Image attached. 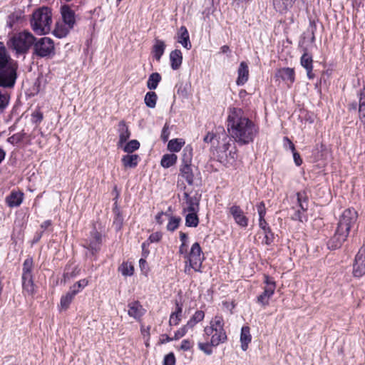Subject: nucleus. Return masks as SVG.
<instances>
[{"instance_id":"1","label":"nucleus","mask_w":365,"mask_h":365,"mask_svg":"<svg viewBox=\"0 0 365 365\" xmlns=\"http://www.w3.org/2000/svg\"><path fill=\"white\" fill-rule=\"evenodd\" d=\"M230 138L240 145L252 143L258 133V127L245 115L240 108H230L227 118Z\"/></svg>"},{"instance_id":"2","label":"nucleus","mask_w":365,"mask_h":365,"mask_svg":"<svg viewBox=\"0 0 365 365\" xmlns=\"http://www.w3.org/2000/svg\"><path fill=\"white\" fill-rule=\"evenodd\" d=\"M209 140L210 157L225 166H233L237 159V150L232 140L222 128L215 134L207 135Z\"/></svg>"},{"instance_id":"3","label":"nucleus","mask_w":365,"mask_h":365,"mask_svg":"<svg viewBox=\"0 0 365 365\" xmlns=\"http://www.w3.org/2000/svg\"><path fill=\"white\" fill-rule=\"evenodd\" d=\"M357 217L356 211L352 208L346 209L341 213L334 236L329 244V247L336 249L341 245L349 236L351 228L355 226Z\"/></svg>"},{"instance_id":"4","label":"nucleus","mask_w":365,"mask_h":365,"mask_svg":"<svg viewBox=\"0 0 365 365\" xmlns=\"http://www.w3.org/2000/svg\"><path fill=\"white\" fill-rule=\"evenodd\" d=\"M17 64L8 53L3 42L0 41V86L11 88L17 78Z\"/></svg>"},{"instance_id":"5","label":"nucleus","mask_w":365,"mask_h":365,"mask_svg":"<svg viewBox=\"0 0 365 365\" xmlns=\"http://www.w3.org/2000/svg\"><path fill=\"white\" fill-rule=\"evenodd\" d=\"M51 10L43 6L36 10L32 15L31 26L33 31L38 35L49 33L52 23Z\"/></svg>"},{"instance_id":"6","label":"nucleus","mask_w":365,"mask_h":365,"mask_svg":"<svg viewBox=\"0 0 365 365\" xmlns=\"http://www.w3.org/2000/svg\"><path fill=\"white\" fill-rule=\"evenodd\" d=\"M35 40L36 38L31 33L23 31L13 35L7 41L6 46L16 56H19L26 53Z\"/></svg>"},{"instance_id":"7","label":"nucleus","mask_w":365,"mask_h":365,"mask_svg":"<svg viewBox=\"0 0 365 365\" xmlns=\"http://www.w3.org/2000/svg\"><path fill=\"white\" fill-rule=\"evenodd\" d=\"M183 200L187 204V207H184L183 210L189 212L185 215V225L189 227H196L199 223L197 215L195 212V207L197 206V200L192 197L187 191L183 192Z\"/></svg>"},{"instance_id":"8","label":"nucleus","mask_w":365,"mask_h":365,"mask_svg":"<svg viewBox=\"0 0 365 365\" xmlns=\"http://www.w3.org/2000/svg\"><path fill=\"white\" fill-rule=\"evenodd\" d=\"M210 344L212 346H217L225 341L227 336L222 328V319L217 317L210 322Z\"/></svg>"},{"instance_id":"9","label":"nucleus","mask_w":365,"mask_h":365,"mask_svg":"<svg viewBox=\"0 0 365 365\" xmlns=\"http://www.w3.org/2000/svg\"><path fill=\"white\" fill-rule=\"evenodd\" d=\"M54 43L48 37H42L34 42V53L43 58L54 53Z\"/></svg>"},{"instance_id":"10","label":"nucleus","mask_w":365,"mask_h":365,"mask_svg":"<svg viewBox=\"0 0 365 365\" xmlns=\"http://www.w3.org/2000/svg\"><path fill=\"white\" fill-rule=\"evenodd\" d=\"M102 242V235L96 230H93L89 237L84 240L83 247L94 256L101 250Z\"/></svg>"},{"instance_id":"11","label":"nucleus","mask_w":365,"mask_h":365,"mask_svg":"<svg viewBox=\"0 0 365 365\" xmlns=\"http://www.w3.org/2000/svg\"><path fill=\"white\" fill-rule=\"evenodd\" d=\"M294 198L297 203V210H296L292 218L300 222H303L305 220V212L308 209V197L307 193L303 192H297Z\"/></svg>"},{"instance_id":"12","label":"nucleus","mask_w":365,"mask_h":365,"mask_svg":"<svg viewBox=\"0 0 365 365\" xmlns=\"http://www.w3.org/2000/svg\"><path fill=\"white\" fill-rule=\"evenodd\" d=\"M202 250L198 242H195L190 249V252H187V257H185L190 263V266L195 271H200L202 258L201 257Z\"/></svg>"},{"instance_id":"13","label":"nucleus","mask_w":365,"mask_h":365,"mask_svg":"<svg viewBox=\"0 0 365 365\" xmlns=\"http://www.w3.org/2000/svg\"><path fill=\"white\" fill-rule=\"evenodd\" d=\"M61 14L64 26L68 29H73L76 23V15L75 11L68 4L61 6Z\"/></svg>"},{"instance_id":"14","label":"nucleus","mask_w":365,"mask_h":365,"mask_svg":"<svg viewBox=\"0 0 365 365\" xmlns=\"http://www.w3.org/2000/svg\"><path fill=\"white\" fill-rule=\"evenodd\" d=\"M353 273L356 277L365 274V247H361L356 256Z\"/></svg>"},{"instance_id":"15","label":"nucleus","mask_w":365,"mask_h":365,"mask_svg":"<svg viewBox=\"0 0 365 365\" xmlns=\"http://www.w3.org/2000/svg\"><path fill=\"white\" fill-rule=\"evenodd\" d=\"M275 78L282 80L288 86H290L295 81L294 70L292 68H279L275 73Z\"/></svg>"},{"instance_id":"16","label":"nucleus","mask_w":365,"mask_h":365,"mask_svg":"<svg viewBox=\"0 0 365 365\" xmlns=\"http://www.w3.org/2000/svg\"><path fill=\"white\" fill-rule=\"evenodd\" d=\"M128 314L136 320H139L145 312V310L138 301L128 303Z\"/></svg>"},{"instance_id":"17","label":"nucleus","mask_w":365,"mask_h":365,"mask_svg":"<svg viewBox=\"0 0 365 365\" xmlns=\"http://www.w3.org/2000/svg\"><path fill=\"white\" fill-rule=\"evenodd\" d=\"M230 213L233 217L235 222L241 227H247L248 225V219L245 215L243 211L240 207L233 205L230 208Z\"/></svg>"},{"instance_id":"18","label":"nucleus","mask_w":365,"mask_h":365,"mask_svg":"<svg viewBox=\"0 0 365 365\" xmlns=\"http://www.w3.org/2000/svg\"><path fill=\"white\" fill-rule=\"evenodd\" d=\"M177 41L180 43L185 48L190 49L192 47L190 41V36L187 28L182 26L178 31L176 36Z\"/></svg>"},{"instance_id":"19","label":"nucleus","mask_w":365,"mask_h":365,"mask_svg":"<svg viewBox=\"0 0 365 365\" xmlns=\"http://www.w3.org/2000/svg\"><path fill=\"white\" fill-rule=\"evenodd\" d=\"M249 76L248 64L245 61H242L237 69V78L236 80V83L238 86L245 85L248 81Z\"/></svg>"},{"instance_id":"20","label":"nucleus","mask_w":365,"mask_h":365,"mask_svg":"<svg viewBox=\"0 0 365 365\" xmlns=\"http://www.w3.org/2000/svg\"><path fill=\"white\" fill-rule=\"evenodd\" d=\"M274 290L275 283L268 284V286H265L264 292L257 297V302L262 306L268 305L269 299L274 294Z\"/></svg>"},{"instance_id":"21","label":"nucleus","mask_w":365,"mask_h":365,"mask_svg":"<svg viewBox=\"0 0 365 365\" xmlns=\"http://www.w3.org/2000/svg\"><path fill=\"white\" fill-rule=\"evenodd\" d=\"M295 0H272L275 10L279 13L288 11L293 6Z\"/></svg>"},{"instance_id":"22","label":"nucleus","mask_w":365,"mask_h":365,"mask_svg":"<svg viewBox=\"0 0 365 365\" xmlns=\"http://www.w3.org/2000/svg\"><path fill=\"white\" fill-rule=\"evenodd\" d=\"M22 201L23 193L21 192H11V194L6 198V202L10 207L19 206Z\"/></svg>"},{"instance_id":"23","label":"nucleus","mask_w":365,"mask_h":365,"mask_svg":"<svg viewBox=\"0 0 365 365\" xmlns=\"http://www.w3.org/2000/svg\"><path fill=\"white\" fill-rule=\"evenodd\" d=\"M165 43L163 40L156 38L155 40L153 46V56L157 60L160 61L163 55L164 54L165 49Z\"/></svg>"},{"instance_id":"24","label":"nucleus","mask_w":365,"mask_h":365,"mask_svg":"<svg viewBox=\"0 0 365 365\" xmlns=\"http://www.w3.org/2000/svg\"><path fill=\"white\" fill-rule=\"evenodd\" d=\"M170 66L173 70L178 69L182 62V54L180 50L175 49L170 53Z\"/></svg>"},{"instance_id":"25","label":"nucleus","mask_w":365,"mask_h":365,"mask_svg":"<svg viewBox=\"0 0 365 365\" xmlns=\"http://www.w3.org/2000/svg\"><path fill=\"white\" fill-rule=\"evenodd\" d=\"M182 312V304L179 302H175V311L172 312L169 319V324L170 326H177L181 321Z\"/></svg>"},{"instance_id":"26","label":"nucleus","mask_w":365,"mask_h":365,"mask_svg":"<svg viewBox=\"0 0 365 365\" xmlns=\"http://www.w3.org/2000/svg\"><path fill=\"white\" fill-rule=\"evenodd\" d=\"M119 142L118 145L121 146L125 143L130 136V133L124 121H120L118 124Z\"/></svg>"},{"instance_id":"27","label":"nucleus","mask_w":365,"mask_h":365,"mask_svg":"<svg viewBox=\"0 0 365 365\" xmlns=\"http://www.w3.org/2000/svg\"><path fill=\"white\" fill-rule=\"evenodd\" d=\"M252 336L250 334V330L248 327H242L241 329L240 334V342L241 348L243 351H246L248 349V345L251 342Z\"/></svg>"},{"instance_id":"28","label":"nucleus","mask_w":365,"mask_h":365,"mask_svg":"<svg viewBox=\"0 0 365 365\" xmlns=\"http://www.w3.org/2000/svg\"><path fill=\"white\" fill-rule=\"evenodd\" d=\"M140 160V157L137 154L125 155H123L121 161L125 168H135Z\"/></svg>"},{"instance_id":"29","label":"nucleus","mask_w":365,"mask_h":365,"mask_svg":"<svg viewBox=\"0 0 365 365\" xmlns=\"http://www.w3.org/2000/svg\"><path fill=\"white\" fill-rule=\"evenodd\" d=\"M21 281L24 292H26L29 295H32L34 293L33 276L21 277Z\"/></svg>"},{"instance_id":"30","label":"nucleus","mask_w":365,"mask_h":365,"mask_svg":"<svg viewBox=\"0 0 365 365\" xmlns=\"http://www.w3.org/2000/svg\"><path fill=\"white\" fill-rule=\"evenodd\" d=\"M180 175L182 178L185 179V180L189 185L192 184L193 175L189 163H184V165L182 166V168H180Z\"/></svg>"},{"instance_id":"31","label":"nucleus","mask_w":365,"mask_h":365,"mask_svg":"<svg viewBox=\"0 0 365 365\" xmlns=\"http://www.w3.org/2000/svg\"><path fill=\"white\" fill-rule=\"evenodd\" d=\"M168 222L166 226V229L169 232H174L176 230L180 222H181V217L179 216H174L172 215L168 214Z\"/></svg>"},{"instance_id":"32","label":"nucleus","mask_w":365,"mask_h":365,"mask_svg":"<svg viewBox=\"0 0 365 365\" xmlns=\"http://www.w3.org/2000/svg\"><path fill=\"white\" fill-rule=\"evenodd\" d=\"M180 240L181 245L179 247V253L184 257H187V247H188V236L186 233L180 232Z\"/></svg>"},{"instance_id":"33","label":"nucleus","mask_w":365,"mask_h":365,"mask_svg":"<svg viewBox=\"0 0 365 365\" xmlns=\"http://www.w3.org/2000/svg\"><path fill=\"white\" fill-rule=\"evenodd\" d=\"M161 81V76L160 73L155 72L151 73L147 81V87L150 90H155L157 88L158 83Z\"/></svg>"},{"instance_id":"34","label":"nucleus","mask_w":365,"mask_h":365,"mask_svg":"<svg viewBox=\"0 0 365 365\" xmlns=\"http://www.w3.org/2000/svg\"><path fill=\"white\" fill-rule=\"evenodd\" d=\"M75 296H76V294H73L70 290L66 294L63 295L61 297V301H60L61 309L66 310L68 308L71 303L72 302Z\"/></svg>"},{"instance_id":"35","label":"nucleus","mask_w":365,"mask_h":365,"mask_svg":"<svg viewBox=\"0 0 365 365\" xmlns=\"http://www.w3.org/2000/svg\"><path fill=\"white\" fill-rule=\"evenodd\" d=\"M177 161V156L175 154H165L161 159V166L168 168L173 165Z\"/></svg>"},{"instance_id":"36","label":"nucleus","mask_w":365,"mask_h":365,"mask_svg":"<svg viewBox=\"0 0 365 365\" xmlns=\"http://www.w3.org/2000/svg\"><path fill=\"white\" fill-rule=\"evenodd\" d=\"M33 268H34L33 259L31 257L26 258L23 263L22 277L33 276V274H32Z\"/></svg>"},{"instance_id":"37","label":"nucleus","mask_w":365,"mask_h":365,"mask_svg":"<svg viewBox=\"0 0 365 365\" xmlns=\"http://www.w3.org/2000/svg\"><path fill=\"white\" fill-rule=\"evenodd\" d=\"M184 144L185 141L182 139H172L168 142V149L171 152H178L181 150Z\"/></svg>"},{"instance_id":"38","label":"nucleus","mask_w":365,"mask_h":365,"mask_svg":"<svg viewBox=\"0 0 365 365\" xmlns=\"http://www.w3.org/2000/svg\"><path fill=\"white\" fill-rule=\"evenodd\" d=\"M118 271L124 277L132 276L134 272V267L131 263L124 262L119 267Z\"/></svg>"},{"instance_id":"39","label":"nucleus","mask_w":365,"mask_h":365,"mask_svg":"<svg viewBox=\"0 0 365 365\" xmlns=\"http://www.w3.org/2000/svg\"><path fill=\"white\" fill-rule=\"evenodd\" d=\"M158 100V96L156 93L153 91L148 92L144 98V101L145 105L150 108H153L156 106V102Z\"/></svg>"},{"instance_id":"40","label":"nucleus","mask_w":365,"mask_h":365,"mask_svg":"<svg viewBox=\"0 0 365 365\" xmlns=\"http://www.w3.org/2000/svg\"><path fill=\"white\" fill-rule=\"evenodd\" d=\"M88 284V280L86 279H82L72 285L69 290L76 295L78 293L81 292Z\"/></svg>"},{"instance_id":"41","label":"nucleus","mask_w":365,"mask_h":365,"mask_svg":"<svg viewBox=\"0 0 365 365\" xmlns=\"http://www.w3.org/2000/svg\"><path fill=\"white\" fill-rule=\"evenodd\" d=\"M300 63L302 67L305 69H313V60L312 57L307 53H304L300 60Z\"/></svg>"},{"instance_id":"42","label":"nucleus","mask_w":365,"mask_h":365,"mask_svg":"<svg viewBox=\"0 0 365 365\" xmlns=\"http://www.w3.org/2000/svg\"><path fill=\"white\" fill-rule=\"evenodd\" d=\"M205 317L203 311H197L191 319L187 322V326L192 328L197 323L202 321Z\"/></svg>"},{"instance_id":"43","label":"nucleus","mask_w":365,"mask_h":365,"mask_svg":"<svg viewBox=\"0 0 365 365\" xmlns=\"http://www.w3.org/2000/svg\"><path fill=\"white\" fill-rule=\"evenodd\" d=\"M140 148V143L137 140H131L123 147V150L128 153H132Z\"/></svg>"},{"instance_id":"44","label":"nucleus","mask_w":365,"mask_h":365,"mask_svg":"<svg viewBox=\"0 0 365 365\" xmlns=\"http://www.w3.org/2000/svg\"><path fill=\"white\" fill-rule=\"evenodd\" d=\"M10 101V96L6 92L0 91V112H3L9 106Z\"/></svg>"},{"instance_id":"45","label":"nucleus","mask_w":365,"mask_h":365,"mask_svg":"<svg viewBox=\"0 0 365 365\" xmlns=\"http://www.w3.org/2000/svg\"><path fill=\"white\" fill-rule=\"evenodd\" d=\"M26 133L24 131L17 133L8 138V143L15 145L21 143L25 138Z\"/></svg>"},{"instance_id":"46","label":"nucleus","mask_w":365,"mask_h":365,"mask_svg":"<svg viewBox=\"0 0 365 365\" xmlns=\"http://www.w3.org/2000/svg\"><path fill=\"white\" fill-rule=\"evenodd\" d=\"M71 29H68V27H66L65 26V27H57L53 33H54V35L58 37V38H63L65 36H67V34L69 33V31H71Z\"/></svg>"},{"instance_id":"47","label":"nucleus","mask_w":365,"mask_h":365,"mask_svg":"<svg viewBox=\"0 0 365 365\" xmlns=\"http://www.w3.org/2000/svg\"><path fill=\"white\" fill-rule=\"evenodd\" d=\"M190 328L191 327H190V326H187V324H186L185 326L182 327L178 330H177L174 334L175 340H178L180 338L183 337L187 334L188 329Z\"/></svg>"},{"instance_id":"48","label":"nucleus","mask_w":365,"mask_h":365,"mask_svg":"<svg viewBox=\"0 0 365 365\" xmlns=\"http://www.w3.org/2000/svg\"><path fill=\"white\" fill-rule=\"evenodd\" d=\"M192 158V148L186 146L183 150L182 160L184 163H190Z\"/></svg>"},{"instance_id":"49","label":"nucleus","mask_w":365,"mask_h":365,"mask_svg":"<svg viewBox=\"0 0 365 365\" xmlns=\"http://www.w3.org/2000/svg\"><path fill=\"white\" fill-rule=\"evenodd\" d=\"M175 361L174 354L170 352L165 356L163 365H175Z\"/></svg>"},{"instance_id":"50","label":"nucleus","mask_w":365,"mask_h":365,"mask_svg":"<svg viewBox=\"0 0 365 365\" xmlns=\"http://www.w3.org/2000/svg\"><path fill=\"white\" fill-rule=\"evenodd\" d=\"M21 19V16L16 14H11L9 16L7 20V26L12 29L15 24Z\"/></svg>"},{"instance_id":"51","label":"nucleus","mask_w":365,"mask_h":365,"mask_svg":"<svg viewBox=\"0 0 365 365\" xmlns=\"http://www.w3.org/2000/svg\"><path fill=\"white\" fill-rule=\"evenodd\" d=\"M162 236L163 235L160 232H153L149 236L147 242H149V244L158 242L162 239Z\"/></svg>"},{"instance_id":"52","label":"nucleus","mask_w":365,"mask_h":365,"mask_svg":"<svg viewBox=\"0 0 365 365\" xmlns=\"http://www.w3.org/2000/svg\"><path fill=\"white\" fill-rule=\"evenodd\" d=\"M257 212L259 218L264 217L266 215V207L263 202H259L257 205Z\"/></svg>"},{"instance_id":"53","label":"nucleus","mask_w":365,"mask_h":365,"mask_svg":"<svg viewBox=\"0 0 365 365\" xmlns=\"http://www.w3.org/2000/svg\"><path fill=\"white\" fill-rule=\"evenodd\" d=\"M283 145L286 150L289 149L291 151H294L295 146L293 144V143L287 137H284L283 138Z\"/></svg>"},{"instance_id":"54","label":"nucleus","mask_w":365,"mask_h":365,"mask_svg":"<svg viewBox=\"0 0 365 365\" xmlns=\"http://www.w3.org/2000/svg\"><path fill=\"white\" fill-rule=\"evenodd\" d=\"M365 111V91H361L359 94V112Z\"/></svg>"},{"instance_id":"55","label":"nucleus","mask_w":365,"mask_h":365,"mask_svg":"<svg viewBox=\"0 0 365 365\" xmlns=\"http://www.w3.org/2000/svg\"><path fill=\"white\" fill-rule=\"evenodd\" d=\"M259 226L264 231V232H269V227L264 220V217L259 218Z\"/></svg>"},{"instance_id":"56","label":"nucleus","mask_w":365,"mask_h":365,"mask_svg":"<svg viewBox=\"0 0 365 365\" xmlns=\"http://www.w3.org/2000/svg\"><path fill=\"white\" fill-rule=\"evenodd\" d=\"M292 153L295 165L297 166H300L302 164V159L301 158L299 153H297L295 149L294 151H292Z\"/></svg>"},{"instance_id":"57","label":"nucleus","mask_w":365,"mask_h":365,"mask_svg":"<svg viewBox=\"0 0 365 365\" xmlns=\"http://www.w3.org/2000/svg\"><path fill=\"white\" fill-rule=\"evenodd\" d=\"M150 244L149 242H148L147 241H145L142 243L141 245V247H142V256L144 257V258H146L148 255H149V250H148V247H149Z\"/></svg>"},{"instance_id":"58","label":"nucleus","mask_w":365,"mask_h":365,"mask_svg":"<svg viewBox=\"0 0 365 365\" xmlns=\"http://www.w3.org/2000/svg\"><path fill=\"white\" fill-rule=\"evenodd\" d=\"M191 348V342L188 339H184L181 342L180 349L182 351H188Z\"/></svg>"},{"instance_id":"59","label":"nucleus","mask_w":365,"mask_h":365,"mask_svg":"<svg viewBox=\"0 0 365 365\" xmlns=\"http://www.w3.org/2000/svg\"><path fill=\"white\" fill-rule=\"evenodd\" d=\"M164 215L168 217V213L164 212H160L158 213V215L155 216V221L158 224H159L160 225L163 224L164 220L163 219V217Z\"/></svg>"},{"instance_id":"60","label":"nucleus","mask_w":365,"mask_h":365,"mask_svg":"<svg viewBox=\"0 0 365 365\" xmlns=\"http://www.w3.org/2000/svg\"><path fill=\"white\" fill-rule=\"evenodd\" d=\"M170 132L166 127V125L163 127L162 133H161V139L163 141L166 142L169 138Z\"/></svg>"},{"instance_id":"61","label":"nucleus","mask_w":365,"mask_h":365,"mask_svg":"<svg viewBox=\"0 0 365 365\" xmlns=\"http://www.w3.org/2000/svg\"><path fill=\"white\" fill-rule=\"evenodd\" d=\"M264 234L265 235V237H265V243L267 245L270 244L273 240V235L271 232V230H269V232H264Z\"/></svg>"},{"instance_id":"62","label":"nucleus","mask_w":365,"mask_h":365,"mask_svg":"<svg viewBox=\"0 0 365 365\" xmlns=\"http://www.w3.org/2000/svg\"><path fill=\"white\" fill-rule=\"evenodd\" d=\"M122 221H123L122 217L119 214H118L117 217L115 218V220L114 221V224L116 225V228L117 229H120V228L121 224H122Z\"/></svg>"},{"instance_id":"63","label":"nucleus","mask_w":365,"mask_h":365,"mask_svg":"<svg viewBox=\"0 0 365 365\" xmlns=\"http://www.w3.org/2000/svg\"><path fill=\"white\" fill-rule=\"evenodd\" d=\"M139 266L142 270L145 269L147 268V262L145 258H140L139 260Z\"/></svg>"},{"instance_id":"64","label":"nucleus","mask_w":365,"mask_h":365,"mask_svg":"<svg viewBox=\"0 0 365 365\" xmlns=\"http://www.w3.org/2000/svg\"><path fill=\"white\" fill-rule=\"evenodd\" d=\"M51 225V221L48 220H46L44 221L41 225V227L43 229V230H46L48 227H50Z\"/></svg>"}]
</instances>
